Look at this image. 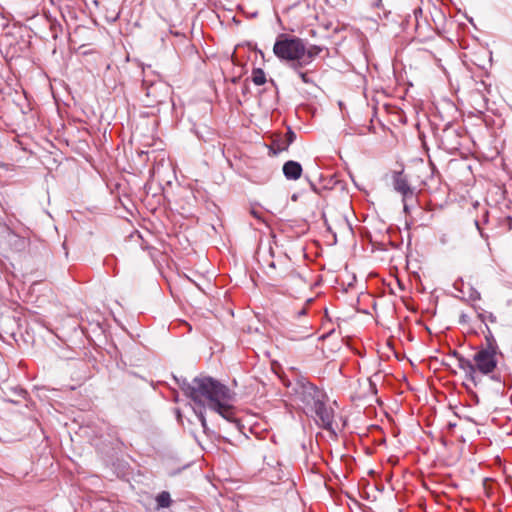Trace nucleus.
<instances>
[{"label": "nucleus", "instance_id": "37", "mask_svg": "<svg viewBox=\"0 0 512 512\" xmlns=\"http://www.w3.org/2000/svg\"><path fill=\"white\" fill-rule=\"evenodd\" d=\"M305 312H306V311H305V309H302V310H300V311H299V313H298V314H299V315H303V314H305Z\"/></svg>", "mask_w": 512, "mask_h": 512}, {"label": "nucleus", "instance_id": "26", "mask_svg": "<svg viewBox=\"0 0 512 512\" xmlns=\"http://www.w3.org/2000/svg\"><path fill=\"white\" fill-rule=\"evenodd\" d=\"M491 379H492V380H494L495 382H497L498 384H503V385H505V380H502V379H501L500 374H493V375L491 376Z\"/></svg>", "mask_w": 512, "mask_h": 512}, {"label": "nucleus", "instance_id": "7", "mask_svg": "<svg viewBox=\"0 0 512 512\" xmlns=\"http://www.w3.org/2000/svg\"><path fill=\"white\" fill-rule=\"evenodd\" d=\"M327 400L319 401L305 414L314 418L316 424L327 431H333L334 411L327 407Z\"/></svg>", "mask_w": 512, "mask_h": 512}, {"label": "nucleus", "instance_id": "15", "mask_svg": "<svg viewBox=\"0 0 512 512\" xmlns=\"http://www.w3.org/2000/svg\"><path fill=\"white\" fill-rule=\"evenodd\" d=\"M323 50V46L310 45L308 48L305 46V55H303L302 63L309 65Z\"/></svg>", "mask_w": 512, "mask_h": 512}, {"label": "nucleus", "instance_id": "17", "mask_svg": "<svg viewBox=\"0 0 512 512\" xmlns=\"http://www.w3.org/2000/svg\"><path fill=\"white\" fill-rule=\"evenodd\" d=\"M308 64H303L302 62H298L297 65H291V68L297 75L301 78L302 82L305 84H315L313 79L309 77L307 71H303V68Z\"/></svg>", "mask_w": 512, "mask_h": 512}, {"label": "nucleus", "instance_id": "25", "mask_svg": "<svg viewBox=\"0 0 512 512\" xmlns=\"http://www.w3.org/2000/svg\"><path fill=\"white\" fill-rule=\"evenodd\" d=\"M109 435L119 444H123L122 441L120 440V438L118 437V433L116 431V429H111V433H109Z\"/></svg>", "mask_w": 512, "mask_h": 512}, {"label": "nucleus", "instance_id": "35", "mask_svg": "<svg viewBox=\"0 0 512 512\" xmlns=\"http://www.w3.org/2000/svg\"><path fill=\"white\" fill-rule=\"evenodd\" d=\"M249 91V87L247 84L244 85L242 92L245 94Z\"/></svg>", "mask_w": 512, "mask_h": 512}, {"label": "nucleus", "instance_id": "14", "mask_svg": "<svg viewBox=\"0 0 512 512\" xmlns=\"http://www.w3.org/2000/svg\"><path fill=\"white\" fill-rule=\"evenodd\" d=\"M180 389L183 391L184 395L192 400L194 391L196 389V377L189 382L186 378H175Z\"/></svg>", "mask_w": 512, "mask_h": 512}, {"label": "nucleus", "instance_id": "3", "mask_svg": "<svg viewBox=\"0 0 512 512\" xmlns=\"http://www.w3.org/2000/svg\"><path fill=\"white\" fill-rule=\"evenodd\" d=\"M293 400L300 405L304 412L309 411L319 401L327 400L326 393L304 377H298L288 385Z\"/></svg>", "mask_w": 512, "mask_h": 512}, {"label": "nucleus", "instance_id": "23", "mask_svg": "<svg viewBox=\"0 0 512 512\" xmlns=\"http://www.w3.org/2000/svg\"><path fill=\"white\" fill-rule=\"evenodd\" d=\"M2 198L0 199V206L5 214L9 213V210L12 208V205L10 204L9 200L6 199V197L1 194Z\"/></svg>", "mask_w": 512, "mask_h": 512}, {"label": "nucleus", "instance_id": "5", "mask_svg": "<svg viewBox=\"0 0 512 512\" xmlns=\"http://www.w3.org/2000/svg\"><path fill=\"white\" fill-rule=\"evenodd\" d=\"M142 90L144 92L143 103L147 107H155L159 104L165 103L171 94V87L165 81L148 80L146 78L142 81Z\"/></svg>", "mask_w": 512, "mask_h": 512}, {"label": "nucleus", "instance_id": "36", "mask_svg": "<svg viewBox=\"0 0 512 512\" xmlns=\"http://www.w3.org/2000/svg\"><path fill=\"white\" fill-rule=\"evenodd\" d=\"M403 205H404V211L407 213L408 210H409V207L407 205V201L403 202Z\"/></svg>", "mask_w": 512, "mask_h": 512}, {"label": "nucleus", "instance_id": "10", "mask_svg": "<svg viewBox=\"0 0 512 512\" xmlns=\"http://www.w3.org/2000/svg\"><path fill=\"white\" fill-rule=\"evenodd\" d=\"M295 139L296 134L289 127L284 135H278L273 139L272 144L270 146V151L272 152L273 155H278L282 151H287L289 146L295 141Z\"/></svg>", "mask_w": 512, "mask_h": 512}, {"label": "nucleus", "instance_id": "34", "mask_svg": "<svg viewBox=\"0 0 512 512\" xmlns=\"http://www.w3.org/2000/svg\"><path fill=\"white\" fill-rule=\"evenodd\" d=\"M414 14H415V17L417 18L418 15L422 14V10L419 8V9H415L414 10Z\"/></svg>", "mask_w": 512, "mask_h": 512}, {"label": "nucleus", "instance_id": "41", "mask_svg": "<svg viewBox=\"0 0 512 512\" xmlns=\"http://www.w3.org/2000/svg\"><path fill=\"white\" fill-rule=\"evenodd\" d=\"M292 199H293V200H296V199H297L296 195H293V196H292Z\"/></svg>", "mask_w": 512, "mask_h": 512}, {"label": "nucleus", "instance_id": "33", "mask_svg": "<svg viewBox=\"0 0 512 512\" xmlns=\"http://www.w3.org/2000/svg\"><path fill=\"white\" fill-rule=\"evenodd\" d=\"M475 224H476V226H477V228H478V230H479V232H480L481 236H482V237H485V235H484L483 231L481 230V228H480V226H479V222H478V221H476V222H475Z\"/></svg>", "mask_w": 512, "mask_h": 512}, {"label": "nucleus", "instance_id": "1", "mask_svg": "<svg viewBox=\"0 0 512 512\" xmlns=\"http://www.w3.org/2000/svg\"><path fill=\"white\" fill-rule=\"evenodd\" d=\"M195 385L196 389L192 401L197 407H194L193 411L200 421L203 431L206 433L208 427L204 414L205 408L219 407V402L223 400L235 401L236 393L219 380L210 376L201 375L196 377Z\"/></svg>", "mask_w": 512, "mask_h": 512}, {"label": "nucleus", "instance_id": "21", "mask_svg": "<svg viewBox=\"0 0 512 512\" xmlns=\"http://www.w3.org/2000/svg\"><path fill=\"white\" fill-rule=\"evenodd\" d=\"M119 16H120V12L116 11V10H112V11L107 10V12L105 14L106 20L110 23L116 22L119 19Z\"/></svg>", "mask_w": 512, "mask_h": 512}, {"label": "nucleus", "instance_id": "11", "mask_svg": "<svg viewBox=\"0 0 512 512\" xmlns=\"http://www.w3.org/2000/svg\"><path fill=\"white\" fill-rule=\"evenodd\" d=\"M456 360L459 369L465 373V379L471 382L475 387L478 386L482 381V377L475 372L473 360L465 358L462 354Z\"/></svg>", "mask_w": 512, "mask_h": 512}, {"label": "nucleus", "instance_id": "38", "mask_svg": "<svg viewBox=\"0 0 512 512\" xmlns=\"http://www.w3.org/2000/svg\"><path fill=\"white\" fill-rule=\"evenodd\" d=\"M430 165H431L433 171L436 170L435 165L431 161H430Z\"/></svg>", "mask_w": 512, "mask_h": 512}, {"label": "nucleus", "instance_id": "8", "mask_svg": "<svg viewBox=\"0 0 512 512\" xmlns=\"http://www.w3.org/2000/svg\"><path fill=\"white\" fill-rule=\"evenodd\" d=\"M459 138L460 135L455 129L451 127H445L438 136L439 147L447 152L452 153L458 150L461 145Z\"/></svg>", "mask_w": 512, "mask_h": 512}, {"label": "nucleus", "instance_id": "6", "mask_svg": "<svg viewBox=\"0 0 512 512\" xmlns=\"http://www.w3.org/2000/svg\"><path fill=\"white\" fill-rule=\"evenodd\" d=\"M498 356L503 357V353L479 347L473 356L475 372L479 376L493 373L497 368Z\"/></svg>", "mask_w": 512, "mask_h": 512}, {"label": "nucleus", "instance_id": "4", "mask_svg": "<svg viewBox=\"0 0 512 512\" xmlns=\"http://www.w3.org/2000/svg\"><path fill=\"white\" fill-rule=\"evenodd\" d=\"M280 272L277 273L280 286L285 288L290 294L297 293L306 288L308 282L304 275L297 271L291 260L285 256L278 260Z\"/></svg>", "mask_w": 512, "mask_h": 512}, {"label": "nucleus", "instance_id": "9", "mask_svg": "<svg viewBox=\"0 0 512 512\" xmlns=\"http://www.w3.org/2000/svg\"><path fill=\"white\" fill-rule=\"evenodd\" d=\"M393 187L394 190L400 193L403 197V202L407 201L408 198L414 197V191L408 183L407 177L404 175L403 170L393 172Z\"/></svg>", "mask_w": 512, "mask_h": 512}, {"label": "nucleus", "instance_id": "16", "mask_svg": "<svg viewBox=\"0 0 512 512\" xmlns=\"http://www.w3.org/2000/svg\"><path fill=\"white\" fill-rule=\"evenodd\" d=\"M480 348L490 350V351L501 352L492 331L490 330V328L487 325H486V332H485V345L480 346Z\"/></svg>", "mask_w": 512, "mask_h": 512}, {"label": "nucleus", "instance_id": "24", "mask_svg": "<svg viewBox=\"0 0 512 512\" xmlns=\"http://www.w3.org/2000/svg\"><path fill=\"white\" fill-rule=\"evenodd\" d=\"M480 298H481L480 293L476 289L471 287L470 292H469V299L472 301H476V300H480Z\"/></svg>", "mask_w": 512, "mask_h": 512}, {"label": "nucleus", "instance_id": "13", "mask_svg": "<svg viewBox=\"0 0 512 512\" xmlns=\"http://www.w3.org/2000/svg\"><path fill=\"white\" fill-rule=\"evenodd\" d=\"M282 171L287 180L295 181L301 177L303 169L299 162L289 160L284 163Z\"/></svg>", "mask_w": 512, "mask_h": 512}, {"label": "nucleus", "instance_id": "29", "mask_svg": "<svg viewBox=\"0 0 512 512\" xmlns=\"http://www.w3.org/2000/svg\"><path fill=\"white\" fill-rule=\"evenodd\" d=\"M460 355H461V354H460L458 351H456V350H453V351H451V352H450V356H452V357H454V358H456V359H457Z\"/></svg>", "mask_w": 512, "mask_h": 512}, {"label": "nucleus", "instance_id": "40", "mask_svg": "<svg viewBox=\"0 0 512 512\" xmlns=\"http://www.w3.org/2000/svg\"><path fill=\"white\" fill-rule=\"evenodd\" d=\"M506 219H507L510 223L512 222L511 217H507Z\"/></svg>", "mask_w": 512, "mask_h": 512}, {"label": "nucleus", "instance_id": "19", "mask_svg": "<svg viewBox=\"0 0 512 512\" xmlns=\"http://www.w3.org/2000/svg\"><path fill=\"white\" fill-rule=\"evenodd\" d=\"M251 80L257 86L264 85L267 82L264 70L262 68H254L251 73Z\"/></svg>", "mask_w": 512, "mask_h": 512}, {"label": "nucleus", "instance_id": "12", "mask_svg": "<svg viewBox=\"0 0 512 512\" xmlns=\"http://www.w3.org/2000/svg\"><path fill=\"white\" fill-rule=\"evenodd\" d=\"M234 401H222L219 402V407H213L211 410L217 412L220 416L231 423L239 424L238 418L236 417V410L233 406Z\"/></svg>", "mask_w": 512, "mask_h": 512}, {"label": "nucleus", "instance_id": "28", "mask_svg": "<svg viewBox=\"0 0 512 512\" xmlns=\"http://www.w3.org/2000/svg\"><path fill=\"white\" fill-rule=\"evenodd\" d=\"M369 385H370V389L371 391L376 394L377 393V387H376V384L371 380L369 379Z\"/></svg>", "mask_w": 512, "mask_h": 512}, {"label": "nucleus", "instance_id": "22", "mask_svg": "<svg viewBox=\"0 0 512 512\" xmlns=\"http://www.w3.org/2000/svg\"><path fill=\"white\" fill-rule=\"evenodd\" d=\"M478 318L482 321V322H485L486 320H489L491 323H494L496 322V316L493 315V313L491 312H479L478 313Z\"/></svg>", "mask_w": 512, "mask_h": 512}, {"label": "nucleus", "instance_id": "31", "mask_svg": "<svg viewBox=\"0 0 512 512\" xmlns=\"http://www.w3.org/2000/svg\"><path fill=\"white\" fill-rule=\"evenodd\" d=\"M309 183H310V187H311V189H312L315 193H319L318 188L316 187V185H315L312 181H309Z\"/></svg>", "mask_w": 512, "mask_h": 512}, {"label": "nucleus", "instance_id": "2", "mask_svg": "<svg viewBox=\"0 0 512 512\" xmlns=\"http://www.w3.org/2000/svg\"><path fill=\"white\" fill-rule=\"evenodd\" d=\"M274 55L281 61L297 65L305 55V41L302 38L286 33L277 36L273 46Z\"/></svg>", "mask_w": 512, "mask_h": 512}, {"label": "nucleus", "instance_id": "20", "mask_svg": "<svg viewBox=\"0 0 512 512\" xmlns=\"http://www.w3.org/2000/svg\"><path fill=\"white\" fill-rule=\"evenodd\" d=\"M280 258H278L277 260H271L269 263H268V268L271 270L268 273V275H270L271 277L275 278L278 280V275L277 273L280 272V267H279V264H278V260Z\"/></svg>", "mask_w": 512, "mask_h": 512}, {"label": "nucleus", "instance_id": "18", "mask_svg": "<svg viewBox=\"0 0 512 512\" xmlns=\"http://www.w3.org/2000/svg\"><path fill=\"white\" fill-rule=\"evenodd\" d=\"M157 509L168 508L172 504V499L168 491H162L156 496Z\"/></svg>", "mask_w": 512, "mask_h": 512}, {"label": "nucleus", "instance_id": "32", "mask_svg": "<svg viewBox=\"0 0 512 512\" xmlns=\"http://www.w3.org/2000/svg\"><path fill=\"white\" fill-rule=\"evenodd\" d=\"M251 214H252L255 218H257V219H260V218H261V217H260V214H259L257 211H255V210H252V211H251Z\"/></svg>", "mask_w": 512, "mask_h": 512}, {"label": "nucleus", "instance_id": "27", "mask_svg": "<svg viewBox=\"0 0 512 512\" xmlns=\"http://www.w3.org/2000/svg\"><path fill=\"white\" fill-rule=\"evenodd\" d=\"M468 320H469L468 315L465 314V313H461V315L459 317V323L460 324H466V323H468Z\"/></svg>", "mask_w": 512, "mask_h": 512}, {"label": "nucleus", "instance_id": "39", "mask_svg": "<svg viewBox=\"0 0 512 512\" xmlns=\"http://www.w3.org/2000/svg\"><path fill=\"white\" fill-rule=\"evenodd\" d=\"M94 4H95V5H98V4H99V1H98V0H94Z\"/></svg>", "mask_w": 512, "mask_h": 512}, {"label": "nucleus", "instance_id": "30", "mask_svg": "<svg viewBox=\"0 0 512 512\" xmlns=\"http://www.w3.org/2000/svg\"><path fill=\"white\" fill-rule=\"evenodd\" d=\"M26 394H27L26 390H24V389H22V388H19L18 395H19L20 397H23V398H24V397L26 396Z\"/></svg>", "mask_w": 512, "mask_h": 512}]
</instances>
